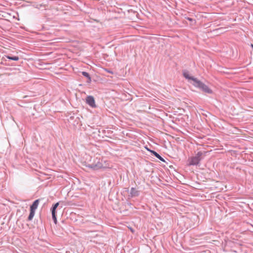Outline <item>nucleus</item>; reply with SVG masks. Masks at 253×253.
Masks as SVG:
<instances>
[{
  "mask_svg": "<svg viewBox=\"0 0 253 253\" xmlns=\"http://www.w3.org/2000/svg\"><path fill=\"white\" fill-rule=\"evenodd\" d=\"M90 162H92L90 164H88L86 165V167L93 170H98L102 168L106 167V166H102L101 164V159H98L97 157L91 158Z\"/></svg>",
  "mask_w": 253,
  "mask_h": 253,
  "instance_id": "f257e3e1",
  "label": "nucleus"
},
{
  "mask_svg": "<svg viewBox=\"0 0 253 253\" xmlns=\"http://www.w3.org/2000/svg\"><path fill=\"white\" fill-rule=\"evenodd\" d=\"M195 81V83H194L193 85L199 88L204 92L209 93L211 94L212 93V91L211 89H210L207 85L201 82L200 81L198 80H194Z\"/></svg>",
  "mask_w": 253,
  "mask_h": 253,
  "instance_id": "f03ea898",
  "label": "nucleus"
},
{
  "mask_svg": "<svg viewBox=\"0 0 253 253\" xmlns=\"http://www.w3.org/2000/svg\"><path fill=\"white\" fill-rule=\"evenodd\" d=\"M203 152L200 151L197 153L195 156L191 157L189 160V165H197L199 164L202 159Z\"/></svg>",
  "mask_w": 253,
  "mask_h": 253,
  "instance_id": "7ed1b4c3",
  "label": "nucleus"
},
{
  "mask_svg": "<svg viewBox=\"0 0 253 253\" xmlns=\"http://www.w3.org/2000/svg\"><path fill=\"white\" fill-rule=\"evenodd\" d=\"M86 103L92 108H95L96 107L94 98L92 96L86 97Z\"/></svg>",
  "mask_w": 253,
  "mask_h": 253,
  "instance_id": "20e7f679",
  "label": "nucleus"
},
{
  "mask_svg": "<svg viewBox=\"0 0 253 253\" xmlns=\"http://www.w3.org/2000/svg\"><path fill=\"white\" fill-rule=\"evenodd\" d=\"M59 205V203L54 204L51 209L52 217L55 224L57 223V220L56 217V210Z\"/></svg>",
  "mask_w": 253,
  "mask_h": 253,
  "instance_id": "39448f33",
  "label": "nucleus"
},
{
  "mask_svg": "<svg viewBox=\"0 0 253 253\" xmlns=\"http://www.w3.org/2000/svg\"><path fill=\"white\" fill-rule=\"evenodd\" d=\"M40 199L35 200L30 207V210L36 211L39 204Z\"/></svg>",
  "mask_w": 253,
  "mask_h": 253,
  "instance_id": "423d86ee",
  "label": "nucleus"
},
{
  "mask_svg": "<svg viewBox=\"0 0 253 253\" xmlns=\"http://www.w3.org/2000/svg\"><path fill=\"white\" fill-rule=\"evenodd\" d=\"M183 76L187 79L188 80H191L192 81H194V83H195V81L194 80H197L196 78H195L193 77H191L190 75H189V74L188 73V72L187 71H184L183 72Z\"/></svg>",
  "mask_w": 253,
  "mask_h": 253,
  "instance_id": "0eeeda50",
  "label": "nucleus"
},
{
  "mask_svg": "<svg viewBox=\"0 0 253 253\" xmlns=\"http://www.w3.org/2000/svg\"><path fill=\"white\" fill-rule=\"evenodd\" d=\"M130 194L132 197L138 196L139 195V191L132 187L130 189Z\"/></svg>",
  "mask_w": 253,
  "mask_h": 253,
  "instance_id": "6e6552de",
  "label": "nucleus"
},
{
  "mask_svg": "<svg viewBox=\"0 0 253 253\" xmlns=\"http://www.w3.org/2000/svg\"><path fill=\"white\" fill-rule=\"evenodd\" d=\"M101 164L103 166H106V167L105 168H102V169H105L107 168H111L110 167L108 161H103V160L101 159Z\"/></svg>",
  "mask_w": 253,
  "mask_h": 253,
  "instance_id": "1a4fd4ad",
  "label": "nucleus"
},
{
  "mask_svg": "<svg viewBox=\"0 0 253 253\" xmlns=\"http://www.w3.org/2000/svg\"><path fill=\"white\" fill-rule=\"evenodd\" d=\"M151 152L158 159H159V160H160L161 161H164V160L163 159V158L159 154H158L157 152H156L155 151H151Z\"/></svg>",
  "mask_w": 253,
  "mask_h": 253,
  "instance_id": "9d476101",
  "label": "nucleus"
},
{
  "mask_svg": "<svg viewBox=\"0 0 253 253\" xmlns=\"http://www.w3.org/2000/svg\"><path fill=\"white\" fill-rule=\"evenodd\" d=\"M82 75L85 77L86 78H87L88 79V81L87 82L88 83H90L91 81V77L90 76H89V74L86 72H82Z\"/></svg>",
  "mask_w": 253,
  "mask_h": 253,
  "instance_id": "9b49d317",
  "label": "nucleus"
},
{
  "mask_svg": "<svg viewBox=\"0 0 253 253\" xmlns=\"http://www.w3.org/2000/svg\"><path fill=\"white\" fill-rule=\"evenodd\" d=\"M35 211L30 210V212L28 218V220L30 221L33 218V217L35 215Z\"/></svg>",
  "mask_w": 253,
  "mask_h": 253,
  "instance_id": "f8f14e48",
  "label": "nucleus"
},
{
  "mask_svg": "<svg viewBox=\"0 0 253 253\" xmlns=\"http://www.w3.org/2000/svg\"><path fill=\"white\" fill-rule=\"evenodd\" d=\"M6 57H7V58H8L9 59H10V60H14V61H17L19 59V57L18 56H7Z\"/></svg>",
  "mask_w": 253,
  "mask_h": 253,
  "instance_id": "ddd939ff",
  "label": "nucleus"
},
{
  "mask_svg": "<svg viewBox=\"0 0 253 253\" xmlns=\"http://www.w3.org/2000/svg\"><path fill=\"white\" fill-rule=\"evenodd\" d=\"M187 19L191 22H194V23H195V21L194 19H193L192 18H189V17H188L187 18Z\"/></svg>",
  "mask_w": 253,
  "mask_h": 253,
  "instance_id": "4468645a",
  "label": "nucleus"
},
{
  "mask_svg": "<svg viewBox=\"0 0 253 253\" xmlns=\"http://www.w3.org/2000/svg\"><path fill=\"white\" fill-rule=\"evenodd\" d=\"M105 71H106L107 72L113 74V72L112 71H110L107 69H106Z\"/></svg>",
  "mask_w": 253,
  "mask_h": 253,
  "instance_id": "2eb2a0df",
  "label": "nucleus"
}]
</instances>
